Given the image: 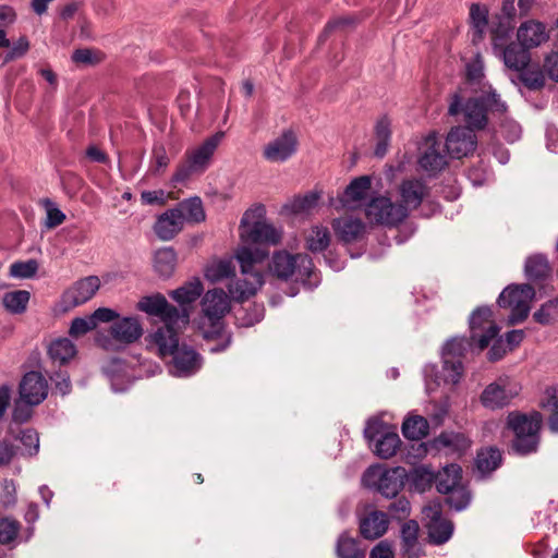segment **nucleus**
<instances>
[{
	"mask_svg": "<svg viewBox=\"0 0 558 558\" xmlns=\"http://www.w3.org/2000/svg\"><path fill=\"white\" fill-rule=\"evenodd\" d=\"M473 342L465 338L454 337L448 340L442 348V359H456L463 360L468 347L472 345ZM476 344V342H474Z\"/></svg>",
	"mask_w": 558,
	"mask_h": 558,
	"instance_id": "nucleus-45",
	"label": "nucleus"
},
{
	"mask_svg": "<svg viewBox=\"0 0 558 558\" xmlns=\"http://www.w3.org/2000/svg\"><path fill=\"white\" fill-rule=\"evenodd\" d=\"M38 270V263L35 259L15 262L10 266L9 275L13 278H32Z\"/></svg>",
	"mask_w": 558,
	"mask_h": 558,
	"instance_id": "nucleus-55",
	"label": "nucleus"
},
{
	"mask_svg": "<svg viewBox=\"0 0 558 558\" xmlns=\"http://www.w3.org/2000/svg\"><path fill=\"white\" fill-rule=\"evenodd\" d=\"M429 190L424 181L418 179L404 180L399 185V205L410 215L411 210L416 209L428 195Z\"/></svg>",
	"mask_w": 558,
	"mask_h": 558,
	"instance_id": "nucleus-21",
	"label": "nucleus"
},
{
	"mask_svg": "<svg viewBox=\"0 0 558 558\" xmlns=\"http://www.w3.org/2000/svg\"><path fill=\"white\" fill-rule=\"evenodd\" d=\"M337 238L344 243L356 242L365 233V223L360 218L344 216L336 218L331 223Z\"/></svg>",
	"mask_w": 558,
	"mask_h": 558,
	"instance_id": "nucleus-24",
	"label": "nucleus"
},
{
	"mask_svg": "<svg viewBox=\"0 0 558 558\" xmlns=\"http://www.w3.org/2000/svg\"><path fill=\"white\" fill-rule=\"evenodd\" d=\"M203 292V284L199 279H193L186 284L170 292V296L180 305L196 301Z\"/></svg>",
	"mask_w": 558,
	"mask_h": 558,
	"instance_id": "nucleus-40",
	"label": "nucleus"
},
{
	"mask_svg": "<svg viewBox=\"0 0 558 558\" xmlns=\"http://www.w3.org/2000/svg\"><path fill=\"white\" fill-rule=\"evenodd\" d=\"M335 551L337 558H365L366 548L361 545L357 537H353L348 531L342 532L336 542Z\"/></svg>",
	"mask_w": 558,
	"mask_h": 558,
	"instance_id": "nucleus-30",
	"label": "nucleus"
},
{
	"mask_svg": "<svg viewBox=\"0 0 558 558\" xmlns=\"http://www.w3.org/2000/svg\"><path fill=\"white\" fill-rule=\"evenodd\" d=\"M73 62L77 64H96L100 62V54L92 49H76L72 54Z\"/></svg>",
	"mask_w": 558,
	"mask_h": 558,
	"instance_id": "nucleus-64",
	"label": "nucleus"
},
{
	"mask_svg": "<svg viewBox=\"0 0 558 558\" xmlns=\"http://www.w3.org/2000/svg\"><path fill=\"white\" fill-rule=\"evenodd\" d=\"M48 355L53 364L62 366L76 355V347L70 339L59 338L49 344Z\"/></svg>",
	"mask_w": 558,
	"mask_h": 558,
	"instance_id": "nucleus-33",
	"label": "nucleus"
},
{
	"mask_svg": "<svg viewBox=\"0 0 558 558\" xmlns=\"http://www.w3.org/2000/svg\"><path fill=\"white\" fill-rule=\"evenodd\" d=\"M269 255L268 250L251 248L247 245H241L235 253L244 279L230 283L229 293L234 301L242 302L254 295L263 286L264 278L258 269Z\"/></svg>",
	"mask_w": 558,
	"mask_h": 558,
	"instance_id": "nucleus-3",
	"label": "nucleus"
},
{
	"mask_svg": "<svg viewBox=\"0 0 558 558\" xmlns=\"http://www.w3.org/2000/svg\"><path fill=\"white\" fill-rule=\"evenodd\" d=\"M150 343L156 345L160 357H168L180 345L178 332L172 326H162L150 336Z\"/></svg>",
	"mask_w": 558,
	"mask_h": 558,
	"instance_id": "nucleus-28",
	"label": "nucleus"
},
{
	"mask_svg": "<svg viewBox=\"0 0 558 558\" xmlns=\"http://www.w3.org/2000/svg\"><path fill=\"white\" fill-rule=\"evenodd\" d=\"M366 218L371 222L393 228L407 218L405 209L387 196L373 197L365 206Z\"/></svg>",
	"mask_w": 558,
	"mask_h": 558,
	"instance_id": "nucleus-9",
	"label": "nucleus"
},
{
	"mask_svg": "<svg viewBox=\"0 0 558 558\" xmlns=\"http://www.w3.org/2000/svg\"><path fill=\"white\" fill-rule=\"evenodd\" d=\"M223 137V132H218L208 137L198 147L186 153V159L180 163L172 177L175 183L185 182L192 175L203 173L210 165L211 157Z\"/></svg>",
	"mask_w": 558,
	"mask_h": 558,
	"instance_id": "nucleus-8",
	"label": "nucleus"
},
{
	"mask_svg": "<svg viewBox=\"0 0 558 558\" xmlns=\"http://www.w3.org/2000/svg\"><path fill=\"white\" fill-rule=\"evenodd\" d=\"M33 404H28L26 401H22L21 399L15 401L14 408L12 411V420L17 424L26 423L33 414Z\"/></svg>",
	"mask_w": 558,
	"mask_h": 558,
	"instance_id": "nucleus-62",
	"label": "nucleus"
},
{
	"mask_svg": "<svg viewBox=\"0 0 558 558\" xmlns=\"http://www.w3.org/2000/svg\"><path fill=\"white\" fill-rule=\"evenodd\" d=\"M543 425V416L533 411L525 415V454L535 452L539 445V432Z\"/></svg>",
	"mask_w": 558,
	"mask_h": 558,
	"instance_id": "nucleus-34",
	"label": "nucleus"
},
{
	"mask_svg": "<svg viewBox=\"0 0 558 558\" xmlns=\"http://www.w3.org/2000/svg\"><path fill=\"white\" fill-rule=\"evenodd\" d=\"M515 0H502V8L499 15H497V26H492L493 40L496 45L502 46L504 38L509 37L514 27V17L517 14Z\"/></svg>",
	"mask_w": 558,
	"mask_h": 558,
	"instance_id": "nucleus-25",
	"label": "nucleus"
},
{
	"mask_svg": "<svg viewBox=\"0 0 558 558\" xmlns=\"http://www.w3.org/2000/svg\"><path fill=\"white\" fill-rule=\"evenodd\" d=\"M389 518L386 512L372 510L359 519L360 535L366 541H375L384 536L389 527Z\"/></svg>",
	"mask_w": 558,
	"mask_h": 558,
	"instance_id": "nucleus-20",
	"label": "nucleus"
},
{
	"mask_svg": "<svg viewBox=\"0 0 558 558\" xmlns=\"http://www.w3.org/2000/svg\"><path fill=\"white\" fill-rule=\"evenodd\" d=\"M169 356V372L178 377L191 376L202 366L201 355L186 344L179 345Z\"/></svg>",
	"mask_w": 558,
	"mask_h": 558,
	"instance_id": "nucleus-12",
	"label": "nucleus"
},
{
	"mask_svg": "<svg viewBox=\"0 0 558 558\" xmlns=\"http://www.w3.org/2000/svg\"><path fill=\"white\" fill-rule=\"evenodd\" d=\"M407 478L408 472L402 466L385 468L375 464L363 473L362 483L386 498H395L403 489Z\"/></svg>",
	"mask_w": 558,
	"mask_h": 558,
	"instance_id": "nucleus-7",
	"label": "nucleus"
},
{
	"mask_svg": "<svg viewBox=\"0 0 558 558\" xmlns=\"http://www.w3.org/2000/svg\"><path fill=\"white\" fill-rule=\"evenodd\" d=\"M380 425L377 422H368L364 429V436L369 441H375L374 452L381 459H389L396 454L399 446L400 438L396 433H385L380 438L376 439L379 435Z\"/></svg>",
	"mask_w": 558,
	"mask_h": 558,
	"instance_id": "nucleus-17",
	"label": "nucleus"
},
{
	"mask_svg": "<svg viewBox=\"0 0 558 558\" xmlns=\"http://www.w3.org/2000/svg\"><path fill=\"white\" fill-rule=\"evenodd\" d=\"M204 316L199 323V330L203 338L210 342H217L208 348L211 353H219L227 350L232 336L225 329L222 318L230 311L228 294L221 289H214L206 292L202 301Z\"/></svg>",
	"mask_w": 558,
	"mask_h": 558,
	"instance_id": "nucleus-1",
	"label": "nucleus"
},
{
	"mask_svg": "<svg viewBox=\"0 0 558 558\" xmlns=\"http://www.w3.org/2000/svg\"><path fill=\"white\" fill-rule=\"evenodd\" d=\"M17 438L23 445L24 449L22 450V454L24 456H33L38 452L39 449V436L37 432L33 428H25L20 432Z\"/></svg>",
	"mask_w": 558,
	"mask_h": 558,
	"instance_id": "nucleus-54",
	"label": "nucleus"
},
{
	"mask_svg": "<svg viewBox=\"0 0 558 558\" xmlns=\"http://www.w3.org/2000/svg\"><path fill=\"white\" fill-rule=\"evenodd\" d=\"M158 317H160V319L165 323L163 326H172V328H174V326L180 322L184 325L189 323L187 311L185 308L179 310L175 306L169 304L168 301L165 306V311L160 313Z\"/></svg>",
	"mask_w": 558,
	"mask_h": 558,
	"instance_id": "nucleus-51",
	"label": "nucleus"
},
{
	"mask_svg": "<svg viewBox=\"0 0 558 558\" xmlns=\"http://www.w3.org/2000/svg\"><path fill=\"white\" fill-rule=\"evenodd\" d=\"M19 395L22 401L38 405L48 396V381L41 373L31 371L22 377L19 385Z\"/></svg>",
	"mask_w": 558,
	"mask_h": 558,
	"instance_id": "nucleus-14",
	"label": "nucleus"
},
{
	"mask_svg": "<svg viewBox=\"0 0 558 558\" xmlns=\"http://www.w3.org/2000/svg\"><path fill=\"white\" fill-rule=\"evenodd\" d=\"M234 274V267L230 260H219L206 270V277L211 281H220Z\"/></svg>",
	"mask_w": 558,
	"mask_h": 558,
	"instance_id": "nucleus-56",
	"label": "nucleus"
},
{
	"mask_svg": "<svg viewBox=\"0 0 558 558\" xmlns=\"http://www.w3.org/2000/svg\"><path fill=\"white\" fill-rule=\"evenodd\" d=\"M429 425L425 417L414 415L408 417L402 424V434L411 440H420L428 434Z\"/></svg>",
	"mask_w": 558,
	"mask_h": 558,
	"instance_id": "nucleus-41",
	"label": "nucleus"
},
{
	"mask_svg": "<svg viewBox=\"0 0 558 558\" xmlns=\"http://www.w3.org/2000/svg\"><path fill=\"white\" fill-rule=\"evenodd\" d=\"M462 478V469L458 464H449L435 475L436 488L440 494H448L458 486Z\"/></svg>",
	"mask_w": 558,
	"mask_h": 558,
	"instance_id": "nucleus-32",
	"label": "nucleus"
},
{
	"mask_svg": "<svg viewBox=\"0 0 558 558\" xmlns=\"http://www.w3.org/2000/svg\"><path fill=\"white\" fill-rule=\"evenodd\" d=\"M424 518L427 520L426 529L429 542L435 545L445 544L453 533V524L442 518L441 507L438 504L427 505L423 508Z\"/></svg>",
	"mask_w": 558,
	"mask_h": 558,
	"instance_id": "nucleus-11",
	"label": "nucleus"
},
{
	"mask_svg": "<svg viewBox=\"0 0 558 558\" xmlns=\"http://www.w3.org/2000/svg\"><path fill=\"white\" fill-rule=\"evenodd\" d=\"M549 274V265L543 255H533L525 262V275L532 279H544Z\"/></svg>",
	"mask_w": 558,
	"mask_h": 558,
	"instance_id": "nucleus-47",
	"label": "nucleus"
},
{
	"mask_svg": "<svg viewBox=\"0 0 558 558\" xmlns=\"http://www.w3.org/2000/svg\"><path fill=\"white\" fill-rule=\"evenodd\" d=\"M558 317V299L545 302L534 314L533 319L541 325H549Z\"/></svg>",
	"mask_w": 558,
	"mask_h": 558,
	"instance_id": "nucleus-53",
	"label": "nucleus"
},
{
	"mask_svg": "<svg viewBox=\"0 0 558 558\" xmlns=\"http://www.w3.org/2000/svg\"><path fill=\"white\" fill-rule=\"evenodd\" d=\"M371 184V178L367 175L353 179L339 198L341 207L347 209L360 208L367 197Z\"/></svg>",
	"mask_w": 558,
	"mask_h": 558,
	"instance_id": "nucleus-22",
	"label": "nucleus"
},
{
	"mask_svg": "<svg viewBox=\"0 0 558 558\" xmlns=\"http://www.w3.org/2000/svg\"><path fill=\"white\" fill-rule=\"evenodd\" d=\"M522 31L523 24L519 26L517 32V40L510 44H507V38L505 37L502 46H498L494 44L495 48L502 50L504 61L507 68L513 70L515 72L514 77H511V81L517 84H523V39H522ZM493 43H495L493 40Z\"/></svg>",
	"mask_w": 558,
	"mask_h": 558,
	"instance_id": "nucleus-13",
	"label": "nucleus"
},
{
	"mask_svg": "<svg viewBox=\"0 0 558 558\" xmlns=\"http://www.w3.org/2000/svg\"><path fill=\"white\" fill-rule=\"evenodd\" d=\"M29 299L27 290L9 291L2 296V305L10 314L20 315L26 312Z\"/></svg>",
	"mask_w": 558,
	"mask_h": 558,
	"instance_id": "nucleus-38",
	"label": "nucleus"
},
{
	"mask_svg": "<svg viewBox=\"0 0 558 558\" xmlns=\"http://www.w3.org/2000/svg\"><path fill=\"white\" fill-rule=\"evenodd\" d=\"M166 304L167 299L162 294L156 293L143 296L137 303V308L148 315L159 316L165 311Z\"/></svg>",
	"mask_w": 558,
	"mask_h": 558,
	"instance_id": "nucleus-48",
	"label": "nucleus"
},
{
	"mask_svg": "<svg viewBox=\"0 0 558 558\" xmlns=\"http://www.w3.org/2000/svg\"><path fill=\"white\" fill-rule=\"evenodd\" d=\"M442 371L447 383L458 384L464 374L463 360L442 359Z\"/></svg>",
	"mask_w": 558,
	"mask_h": 558,
	"instance_id": "nucleus-52",
	"label": "nucleus"
},
{
	"mask_svg": "<svg viewBox=\"0 0 558 558\" xmlns=\"http://www.w3.org/2000/svg\"><path fill=\"white\" fill-rule=\"evenodd\" d=\"M21 529V524L19 521L4 518L0 520V544L7 545L13 542Z\"/></svg>",
	"mask_w": 558,
	"mask_h": 558,
	"instance_id": "nucleus-57",
	"label": "nucleus"
},
{
	"mask_svg": "<svg viewBox=\"0 0 558 558\" xmlns=\"http://www.w3.org/2000/svg\"><path fill=\"white\" fill-rule=\"evenodd\" d=\"M466 81L475 94L487 93L492 87L485 82L484 64L478 54L466 65Z\"/></svg>",
	"mask_w": 558,
	"mask_h": 558,
	"instance_id": "nucleus-35",
	"label": "nucleus"
},
{
	"mask_svg": "<svg viewBox=\"0 0 558 558\" xmlns=\"http://www.w3.org/2000/svg\"><path fill=\"white\" fill-rule=\"evenodd\" d=\"M100 287V280L96 276H88L76 281L62 295L65 308H73L89 301Z\"/></svg>",
	"mask_w": 558,
	"mask_h": 558,
	"instance_id": "nucleus-18",
	"label": "nucleus"
},
{
	"mask_svg": "<svg viewBox=\"0 0 558 558\" xmlns=\"http://www.w3.org/2000/svg\"><path fill=\"white\" fill-rule=\"evenodd\" d=\"M476 135L473 130L465 126L452 128L446 138V148L453 158H462L476 148Z\"/></svg>",
	"mask_w": 558,
	"mask_h": 558,
	"instance_id": "nucleus-16",
	"label": "nucleus"
},
{
	"mask_svg": "<svg viewBox=\"0 0 558 558\" xmlns=\"http://www.w3.org/2000/svg\"><path fill=\"white\" fill-rule=\"evenodd\" d=\"M49 377L54 385L56 392L60 393L61 396H66L71 392L72 385L68 372H54Z\"/></svg>",
	"mask_w": 558,
	"mask_h": 558,
	"instance_id": "nucleus-60",
	"label": "nucleus"
},
{
	"mask_svg": "<svg viewBox=\"0 0 558 558\" xmlns=\"http://www.w3.org/2000/svg\"><path fill=\"white\" fill-rule=\"evenodd\" d=\"M544 409L550 411V415L548 418L549 429L553 433H558V388L557 387H548L545 390L544 398L541 402Z\"/></svg>",
	"mask_w": 558,
	"mask_h": 558,
	"instance_id": "nucleus-44",
	"label": "nucleus"
},
{
	"mask_svg": "<svg viewBox=\"0 0 558 558\" xmlns=\"http://www.w3.org/2000/svg\"><path fill=\"white\" fill-rule=\"evenodd\" d=\"M418 531H420L418 523L415 520H409L402 525L401 541H402V548L405 554L410 555L411 551L416 547L417 538H418Z\"/></svg>",
	"mask_w": 558,
	"mask_h": 558,
	"instance_id": "nucleus-50",
	"label": "nucleus"
},
{
	"mask_svg": "<svg viewBox=\"0 0 558 558\" xmlns=\"http://www.w3.org/2000/svg\"><path fill=\"white\" fill-rule=\"evenodd\" d=\"M298 140L292 131H284L269 142L263 150V157L270 162H283L295 154Z\"/></svg>",
	"mask_w": 558,
	"mask_h": 558,
	"instance_id": "nucleus-19",
	"label": "nucleus"
},
{
	"mask_svg": "<svg viewBox=\"0 0 558 558\" xmlns=\"http://www.w3.org/2000/svg\"><path fill=\"white\" fill-rule=\"evenodd\" d=\"M269 270L279 279H292L308 288L316 287L319 281L313 259L307 254L276 252L269 264Z\"/></svg>",
	"mask_w": 558,
	"mask_h": 558,
	"instance_id": "nucleus-5",
	"label": "nucleus"
},
{
	"mask_svg": "<svg viewBox=\"0 0 558 558\" xmlns=\"http://www.w3.org/2000/svg\"><path fill=\"white\" fill-rule=\"evenodd\" d=\"M46 209H47V219H46V227L48 229H53L65 220V215L54 206V204L47 199L46 201Z\"/></svg>",
	"mask_w": 558,
	"mask_h": 558,
	"instance_id": "nucleus-63",
	"label": "nucleus"
},
{
	"mask_svg": "<svg viewBox=\"0 0 558 558\" xmlns=\"http://www.w3.org/2000/svg\"><path fill=\"white\" fill-rule=\"evenodd\" d=\"M549 39L546 25L539 21L525 22V49L538 47Z\"/></svg>",
	"mask_w": 558,
	"mask_h": 558,
	"instance_id": "nucleus-39",
	"label": "nucleus"
},
{
	"mask_svg": "<svg viewBox=\"0 0 558 558\" xmlns=\"http://www.w3.org/2000/svg\"><path fill=\"white\" fill-rule=\"evenodd\" d=\"M502 436L505 438L512 437V449L518 453H523V414L521 412L512 411L508 414Z\"/></svg>",
	"mask_w": 558,
	"mask_h": 558,
	"instance_id": "nucleus-31",
	"label": "nucleus"
},
{
	"mask_svg": "<svg viewBox=\"0 0 558 558\" xmlns=\"http://www.w3.org/2000/svg\"><path fill=\"white\" fill-rule=\"evenodd\" d=\"M427 148L420 157V166L428 172H438L447 165V156L442 151L441 143L437 142L435 136L426 140Z\"/></svg>",
	"mask_w": 558,
	"mask_h": 558,
	"instance_id": "nucleus-26",
	"label": "nucleus"
},
{
	"mask_svg": "<svg viewBox=\"0 0 558 558\" xmlns=\"http://www.w3.org/2000/svg\"><path fill=\"white\" fill-rule=\"evenodd\" d=\"M264 214V207L258 206L246 210L240 223V238L242 245L251 248H264V246L277 245L282 239V231L266 220L259 219Z\"/></svg>",
	"mask_w": 558,
	"mask_h": 558,
	"instance_id": "nucleus-6",
	"label": "nucleus"
},
{
	"mask_svg": "<svg viewBox=\"0 0 558 558\" xmlns=\"http://www.w3.org/2000/svg\"><path fill=\"white\" fill-rule=\"evenodd\" d=\"M319 198V193L311 192L304 196L293 198L287 205V208L293 214H307L317 206Z\"/></svg>",
	"mask_w": 558,
	"mask_h": 558,
	"instance_id": "nucleus-46",
	"label": "nucleus"
},
{
	"mask_svg": "<svg viewBox=\"0 0 558 558\" xmlns=\"http://www.w3.org/2000/svg\"><path fill=\"white\" fill-rule=\"evenodd\" d=\"M497 302L500 307L511 310L508 317L510 325L523 320V284L508 286L500 293Z\"/></svg>",
	"mask_w": 558,
	"mask_h": 558,
	"instance_id": "nucleus-23",
	"label": "nucleus"
},
{
	"mask_svg": "<svg viewBox=\"0 0 558 558\" xmlns=\"http://www.w3.org/2000/svg\"><path fill=\"white\" fill-rule=\"evenodd\" d=\"M434 482V473L423 466L415 469L410 475L411 487L418 493H424L429 489Z\"/></svg>",
	"mask_w": 558,
	"mask_h": 558,
	"instance_id": "nucleus-49",
	"label": "nucleus"
},
{
	"mask_svg": "<svg viewBox=\"0 0 558 558\" xmlns=\"http://www.w3.org/2000/svg\"><path fill=\"white\" fill-rule=\"evenodd\" d=\"M487 93H480L471 97L464 106H462L461 96L456 93L451 96L448 112L450 116H457L460 112L464 114V121L471 130H482L487 124L488 111H505V104L500 101L496 92L488 87Z\"/></svg>",
	"mask_w": 558,
	"mask_h": 558,
	"instance_id": "nucleus-4",
	"label": "nucleus"
},
{
	"mask_svg": "<svg viewBox=\"0 0 558 558\" xmlns=\"http://www.w3.org/2000/svg\"><path fill=\"white\" fill-rule=\"evenodd\" d=\"M447 504L457 511L465 509L471 500V495L463 486H458L447 494Z\"/></svg>",
	"mask_w": 558,
	"mask_h": 558,
	"instance_id": "nucleus-58",
	"label": "nucleus"
},
{
	"mask_svg": "<svg viewBox=\"0 0 558 558\" xmlns=\"http://www.w3.org/2000/svg\"><path fill=\"white\" fill-rule=\"evenodd\" d=\"M518 395L519 391L511 388L506 379H499L485 387L480 400L486 409L498 410L509 405Z\"/></svg>",
	"mask_w": 558,
	"mask_h": 558,
	"instance_id": "nucleus-15",
	"label": "nucleus"
},
{
	"mask_svg": "<svg viewBox=\"0 0 558 558\" xmlns=\"http://www.w3.org/2000/svg\"><path fill=\"white\" fill-rule=\"evenodd\" d=\"M501 460V452L496 447H486L478 450L475 458V469L478 477L484 478L497 470Z\"/></svg>",
	"mask_w": 558,
	"mask_h": 558,
	"instance_id": "nucleus-29",
	"label": "nucleus"
},
{
	"mask_svg": "<svg viewBox=\"0 0 558 558\" xmlns=\"http://www.w3.org/2000/svg\"><path fill=\"white\" fill-rule=\"evenodd\" d=\"M545 84V75L539 69H532L525 60V87L539 89Z\"/></svg>",
	"mask_w": 558,
	"mask_h": 558,
	"instance_id": "nucleus-61",
	"label": "nucleus"
},
{
	"mask_svg": "<svg viewBox=\"0 0 558 558\" xmlns=\"http://www.w3.org/2000/svg\"><path fill=\"white\" fill-rule=\"evenodd\" d=\"M110 333L117 341L130 344L142 337L143 328L137 318L124 317L112 324Z\"/></svg>",
	"mask_w": 558,
	"mask_h": 558,
	"instance_id": "nucleus-27",
	"label": "nucleus"
},
{
	"mask_svg": "<svg viewBox=\"0 0 558 558\" xmlns=\"http://www.w3.org/2000/svg\"><path fill=\"white\" fill-rule=\"evenodd\" d=\"M177 253L172 247H163L155 253V271L163 278H169L175 270Z\"/></svg>",
	"mask_w": 558,
	"mask_h": 558,
	"instance_id": "nucleus-37",
	"label": "nucleus"
},
{
	"mask_svg": "<svg viewBox=\"0 0 558 558\" xmlns=\"http://www.w3.org/2000/svg\"><path fill=\"white\" fill-rule=\"evenodd\" d=\"M469 19L473 31V43L482 40L488 25L487 7L480 3H472L470 5Z\"/></svg>",
	"mask_w": 558,
	"mask_h": 558,
	"instance_id": "nucleus-36",
	"label": "nucleus"
},
{
	"mask_svg": "<svg viewBox=\"0 0 558 558\" xmlns=\"http://www.w3.org/2000/svg\"><path fill=\"white\" fill-rule=\"evenodd\" d=\"M306 247L312 253L325 251L330 244V232L327 227L314 226L305 238Z\"/></svg>",
	"mask_w": 558,
	"mask_h": 558,
	"instance_id": "nucleus-42",
	"label": "nucleus"
},
{
	"mask_svg": "<svg viewBox=\"0 0 558 558\" xmlns=\"http://www.w3.org/2000/svg\"><path fill=\"white\" fill-rule=\"evenodd\" d=\"M391 122L387 117H383L379 119L375 126V137H376V147L375 155L379 158H383L389 146L390 136H391Z\"/></svg>",
	"mask_w": 558,
	"mask_h": 558,
	"instance_id": "nucleus-43",
	"label": "nucleus"
},
{
	"mask_svg": "<svg viewBox=\"0 0 558 558\" xmlns=\"http://www.w3.org/2000/svg\"><path fill=\"white\" fill-rule=\"evenodd\" d=\"M471 341L476 342L480 350L488 347L499 333V327L493 319L490 307L482 306L476 308L470 317Z\"/></svg>",
	"mask_w": 558,
	"mask_h": 558,
	"instance_id": "nucleus-10",
	"label": "nucleus"
},
{
	"mask_svg": "<svg viewBox=\"0 0 558 558\" xmlns=\"http://www.w3.org/2000/svg\"><path fill=\"white\" fill-rule=\"evenodd\" d=\"M205 219L203 202L194 196L160 214L153 230L159 240L171 241L184 229L185 223H201Z\"/></svg>",
	"mask_w": 558,
	"mask_h": 558,
	"instance_id": "nucleus-2",
	"label": "nucleus"
},
{
	"mask_svg": "<svg viewBox=\"0 0 558 558\" xmlns=\"http://www.w3.org/2000/svg\"><path fill=\"white\" fill-rule=\"evenodd\" d=\"M94 329L95 323L92 319L90 315L87 317H76L71 323L69 333L72 337L78 338Z\"/></svg>",
	"mask_w": 558,
	"mask_h": 558,
	"instance_id": "nucleus-59",
	"label": "nucleus"
}]
</instances>
